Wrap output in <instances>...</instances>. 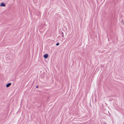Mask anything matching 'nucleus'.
I'll return each mask as SVG.
<instances>
[{
  "label": "nucleus",
  "instance_id": "20e7f679",
  "mask_svg": "<svg viewBox=\"0 0 124 124\" xmlns=\"http://www.w3.org/2000/svg\"><path fill=\"white\" fill-rule=\"evenodd\" d=\"M60 34L62 37H64L63 33V32H62L61 31V32L60 33Z\"/></svg>",
  "mask_w": 124,
  "mask_h": 124
},
{
  "label": "nucleus",
  "instance_id": "f03ea898",
  "mask_svg": "<svg viewBox=\"0 0 124 124\" xmlns=\"http://www.w3.org/2000/svg\"><path fill=\"white\" fill-rule=\"evenodd\" d=\"M48 56V55L47 54H45L44 56V57L45 59H46Z\"/></svg>",
  "mask_w": 124,
  "mask_h": 124
},
{
  "label": "nucleus",
  "instance_id": "423d86ee",
  "mask_svg": "<svg viewBox=\"0 0 124 124\" xmlns=\"http://www.w3.org/2000/svg\"><path fill=\"white\" fill-rule=\"evenodd\" d=\"M38 86L37 85L36 86V88H38Z\"/></svg>",
  "mask_w": 124,
  "mask_h": 124
},
{
  "label": "nucleus",
  "instance_id": "7ed1b4c3",
  "mask_svg": "<svg viewBox=\"0 0 124 124\" xmlns=\"http://www.w3.org/2000/svg\"><path fill=\"white\" fill-rule=\"evenodd\" d=\"M11 83H8L6 85V87H9L11 85Z\"/></svg>",
  "mask_w": 124,
  "mask_h": 124
},
{
  "label": "nucleus",
  "instance_id": "39448f33",
  "mask_svg": "<svg viewBox=\"0 0 124 124\" xmlns=\"http://www.w3.org/2000/svg\"><path fill=\"white\" fill-rule=\"evenodd\" d=\"M59 44V43H57L56 44V46H58Z\"/></svg>",
  "mask_w": 124,
  "mask_h": 124
},
{
  "label": "nucleus",
  "instance_id": "f257e3e1",
  "mask_svg": "<svg viewBox=\"0 0 124 124\" xmlns=\"http://www.w3.org/2000/svg\"><path fill=\"white\" fill-rule=\"evenodd\" d=\"M6 4L2 2L0 4V6L1 7H5V6Z\"/></svg>",
  "mask_w": 124,
  "mask_h": 124
}]
</instances>
